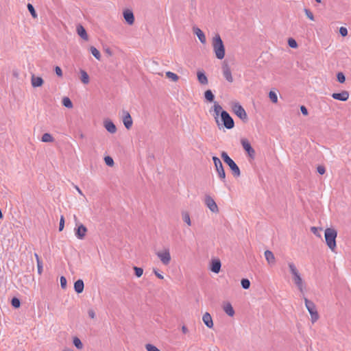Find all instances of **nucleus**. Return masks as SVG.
Here are the masks:
<instances>
[{
  "label": "nucleus",
  "mask_w": 351,
  "mask_h": 351,
  "mask_svg": "<svg viewBox=\"0 0 351 351\" xmlns=\"http://www.w3.org/2000/svg\"><path fill=\"white\" fill-rule=\"evenodd\" d=\"M325 171H326V170H325L324 167H323V166H319V167H317V172H318L319 174L322 175V174H324V173H325Z\"/></svg>",
  "instance_id": "6e6d98bb"
},
{
  "label": "nucleus",
  "mask_w": 351,
  "mask_h": 351,
  "mask_svg": "<svg viewBox=\"0 0 351 351\" xmlns=\"http://www.w3.org/2000/svg\"><path fill=\"white\" fill-rule=\"evenodd\" d=\"M145 349L147 351H160L157 347L151 343L146 344Z\"/></svg>",
  "instance_id": "58836bf2"
},
{
  "label": "nucleus",
  "mask_w": 351,
  "mask_h": 351,
  "mask_svg": "<svg viewBox=\"0 0 351 351\" xmlns=\"http://www.w3.org/2000/svg\"><path fill=\"white\" fill-rule=\"evenodd\" d=\"M34 256H35V258H36V263H38V261H41L40 260V258H39L38 255L36 253H35V254H34Z\"/></svg>",
  "instance_id": "052dcab7"
},
{
  "label": "nucleus",
  "mask_w": 351,
  "mask_h": 351,
  "mask_svg": "<svg viewBox=\"0 0 351 351\" xmlns=\"http://www.w3.org/2000/svg\"><path fill=\"white\" fill-rule=\"evenodd\" d=\"M62 105L64 106H65L66 108H73V103L72 101H71V99L67 97H64L63 99H62Z\"/></svg>",
  "instance_id": "473e14b6"
},
{
  "label": "nucleus",
  "mask_w": 351,
  "mask_h": 351,
  "mask_svg": "<svg viewBox=\"0 0 351 351\" xmlns=\"http://www.w3.org/2000/svg\"><path fill=\"white\" fill-rule=\"evenodd\" d=\"M42 142L44 143H52L54 141V138L49 133H45L41 138Z\"/></svg>",
  "instance_id": "c756f323"
},
{
  "label": "nucleus",
  "mask_w": 351,
  "mask_h": 351,
  "mask_svg": "<svg viewBox=\"0 0 351 351\" xmlns=\"http://www.w3.org/2000/svg\"><path fill=\"white\" fill-rule=\"evenodd\" d=\"M213 110H214V117L216 119V122L217 123H219V121H218V117L219 115V114H221V111L222 110V107L217 102H215L214 104V106H213Z\"/></svg>",
  "instance_id": "bb28decb"
},
{
  "label": "nucleus",
  "mask_w": 351,
  "mask_h": 351,
  "mask_svg": "<svg viewBox=\"0 0 351 351\" xmlns=\"http://www.w3.org/2000/svg\"><path fill=\"white\" fill-rule=\"evenodd\" d=\"M123 18L126 23L132 25L134 23V16L132 10H125L123 12Z\"/></svg>",
  "instance_id": "2eb2a0df"
},
{
  "label": "nucleus",
  "mask_w": 351,
  "mask_h": 351,
  "mask_svg": "<svg viewBox=\"0 0 351 351\" xmlns=\"http://www.w3.org/2000/svg\"><path fill=\"white\" fill-rule=\"evenodd\" d=\"M300 110L302 112V113L304 114V115H307L308 114V110L306 109V108L304 106H302L300 107Z\"/></svg>",
  "instance_id": "4d7b16f0"
},
{
  "label": "nucleus",
  "mask_w": 351,
  "mask_h": 351,
  "mask_svg": "<svg viewBox=\"0 0 351 351\" xmlns=\"http://www.w3.org/2000/svg\"><path fill=\"white\" fill-rule=\"evenodd\" d=\"M104 126L110 134H114L117 132V128L112 121L106 119L104 121Z\"/></svg>",
  "instance_id": "a211bd4d"
},
{
  "label": "nucleus",
  "mask_w": 351,
  "mask_h": 351,
  "mask_svg": "<svg viewBox=\"0 0 351 351\" xmlns=\"http://www.w3.org/2000/svg\"><path fill=\"white\" fill-rule=\"evenodd\" d=\"M73 343L79 350H81L83 348V343H82L81 340L77 337H75L73 338Z\"/></svg>",
  "instance_id": "72a5a7b5"
},
{
  "label": "nucleus",
  "mask_w": 351,
  "mask_h": 351,
  "mask_svg": "<svg viewBox=\"0 0 351 351\" xmlns=\"http://www.w3.org/2000/svg\"><path fill=\"white\" fill-rule=\"evenodd\" d=\"M106 52L108 54H109L110 56H111V55H112V52H111L110 49H107L106 50Z\"/></svg>",
  "instance_id": "680f3d73"
},
{
  "label": "nucleus",
  "mask_w": 351,
  "mask_h": 351,
  "mask_svg": "<svg viewBox=\"0 0 351 351\" xmlns=\"http://www.w3.org/2000/svg\"><path fill=\"white\" fill-rule=\"evenodd\" d=\"M87 232V228L82 224L78 225L75 228V234L79 239H83Z\"/></svg>",
  "instance_id": "f8f14e48"
},
{
  "label": "nucleus",
  "mask_w": 351,
  "mask_h": 351,
  "mask_svg": "<svg viewBox=\"0 0 351 351\" xmlns=\"http://www.w3.org/2000/svg\"><path fill=\"white\" fill-rule=\"evenodd\" d=\"M302 298L304 301L305 306L308 310L311 315V321L313 324L316 322L319 319V314L317 311L315 304L311 300H309L305 295H302Z\"/></svg>",
  "instance_id": "20e7f679"
},
{
  "label": "nucleus",
  "mask_w": 351,
  "mask_h": 351,
  "mask_svg": "<svg viewBox=\"0 0 351 351\" xmlns=\"http://www.w3.org/2000/svg\"><path fill=\"white\" fill-rule=\"evenodd\" d=\"M223 75L225 79L230 83L233 82V77L232 75L231 70L227 64H224L222 66Z\"/></svg>",
  "instance_id": "4468645a"
},
{
  "label": "nucleus",
  "mask_w": 351,
  "mask_h": 351,
  "mask_svg": "<svg viewBox=\"0 0 351 351\" xmlns=\"http://www.w3.org/2000/svg\"><path fill=\"white\" fill-rule=\"evenodd\" d=\"M166 76L173 82H177L179 80L178 75L171 71H167Z\"/></svg>",
  "instance_id": "7c9ffc66"
},
{
  "label": "nucleus",
  "mask_w": 351,
  "mask_h": 351,
  "mask_svg": "<svg viewBox=\"0 0 351 351\" xmlns=\"http://www.w3.org/2000/svg\"><path fill=\"white\" fill-rule=\"evenodd\" d=\"M55 72L58 77L62 76V71L60 66H57L55 67Z\"/></svg>",
  "instance_id": "3c124183"
},
{
  "label": "nucleus",
  "mask_w": 351,
  "mask_h": 351,
  "mask_svg": "<svg viewBox=\"0 0 351 351\" xmlns=\"http://www.w3.org/2000/svg\"><path fill=\"white\" fill-rule=\"evenodd\" d=\"M339 33L342 36H346L348 35V29L346 27H341L339 28Z\"/></svg>",
  "instance_id": "8fccbe9b"
},
{
  "label": "nucleus",
  "mask_w": 351,
  "mask_h": 351,
  "mask_svg": "<svg viewBox=\"0 0 351 351\" xmlns=\"http://www.w3.org/2000/svg\"><path fill=\"white\" fill-rule=\"evenodd\" d=\"M221 156L224 162L226 163L231 169L233 176L237 178L241 176V171L235 162L225 152L221 153Z\"/></svg>",
  "instance_id": "39448f33"
},
{
  "label": "nucleus",
  "mask_w": 351,
  "mask_h": 351,
  "mask_svg": "<svg viewBox=\"0 0 351 351\" xmlns=\"http://www.w3.org/2000/svg\"><path fill=\"white\" fill-rule=\"evenodd\" d=\"M104 161L106 164L109 167H112L114 165V160L112 157L110 156H106L104 158Z\"/></svg>",
  "instance_id": "a19ab883"
},
{
  "label": "nucleus",
  "mask_w": 351,
  "mask_h": 351,
  "mask_svg": "<svg viewBox=\"0 0 351 351\" xmlns=\"http://www.w3.org/2000/svg\"><path fill=\"white\" fill-rule=\"evenodd\" d=\"M75 189L77 190V191L79 193V194L84 196V194H83L82 190L77 186H75Z\"/></svg>",
  "instance_id": "bf43d9fd"
},
{
  "label": "nucleus",
  "mask_w": 351,
  "mask_h": 351,
  "mask_svg": "<svg viewBox=\"0 0 351 351\" xmlns=\"http://www.w3.org/2000/svg\"><path fill=\"white\" fill-rule=\"evenodd\" d=\"M123 123L127 129H130L132 125V119L128 111H123Z\"/></svg>",
  "instance_id": "dca6fc26"
},
{
  "label": "nucleus",
  "mask_w": 351,
  "mask_h": 351,
  "mask_svg": "<svg viewBox=\"0 0 351 351\" xmlns=\"http://www.w3.org/2000/svg\"><path fill=\"white\" fill-rule=\"evenodd\" d=\"M193 32L202 44H205L206 43V36L199 27L194 26L193 27Z\"/></svg>",
  "instance_id": "6ab92c4d"
},
{
  "label": "nucleus",
  "mask_w": 351,
  "mask_h": 351,
  "mask_svg": "<svg viewBox=\"0 0 351 351\" xmlns=\"http://www.w3.org/2000/svg\"><path fill=\"white\" fill-rule=\"evenodd\" d=\"M269 97L273 103L276 104L278 102V95L276 92L271 90L269 93Z\"/></svg>",
  "instance_id": "e433bc0d"
},
{
  "label": "nucleus",
  "mask_w": 351,
  "mask_h": 351,
  "mask_svg": "<svg viewBox=\"0 0 351 351\" xmlns=\"http://www.w3.org/2000/svg\"><path fill=\"white\" fill-rule=\"evenodd\" d=\"M202 320L204 324L209 328H212L213 327V322L210 314L208 312L205 313L203 315Z\"/></svg>",
  "instance_id": "4be33fe9"
},
{
  "label": "nucleus",
  "mask_w": 351,
  "mask_h": 351,
  "mask_svg": "<svg viewBox=\"0 0 351 351\" xmlns=\"http://www.w3.org/2000/svg\"><path fill=\"white\" fill-rule=\"evenodd\" d=\"M134 270L136 277L140 278L143 274V269L141 267H134Z\"/></svg>",
  "instance_id": "ea45409f"
},
{
  "label": "nucleus",
  "mask_w": 351,
  "mask_h": 351,
  "mask_svg": "<svg viewBox=\"0 0 351 351\" xmlns=\"http://www.w3.org/2000/svg\"><path fill=\"white\" fill-rule=\"evenodd\" d=\"M332 97L335 99L345 101L349 98V93L346 90H343L338 93H332Z\"/></svg>",
  "instance_id": "f3484780"
},
{
  "label": "nucleus",
  "mask_w": 351,
  "mask_h": 351,
  "mask_svg": "<svg viewBox=\"0 0 351 351\" xmlns=\"http://www.w3.org/2000/svg\"><path fill=\"white\" fill-rule=\"evenodd\" d=\"M212 47L217 58L222 60L225 56V47L219 34L213 38Z\"/></svg>",
  "instance_id": "f03ea898"
},
{
  "label": "nucleus",
  "mask_w": 351,
  "mask_h": 351,
  "mask_svg": "<svg viewBox=\"0 0 351 351\" xmlns=\"http://www.w3.org/2000/svg\"><path fill=\"white\" fill-rule=\"evenodd\" d=\"M90 51L97 60H99L101 59L100 52L95 47H90Z\"/></svg>",
  "instance_id": "2f4dec72"
},
{
  "label": "nucleus",
  "mask_w": 351,
  "mask_h": 351,
  "mask_svg": "<svg viewBox=\"0 0 351 351\" xmlns=\"http://www.w3.org/2000/svg\"><path fill=\"white\" fill-rule=\"evenodd\" d=\"M241 143L243 146V148L244 149V150L247 152V154H248V156L251 158V159H254V156H255V151L254 149L252 147L250 142L248 141V140H247L246 138H243L241 139Z\"/></svg>",
  "instance_id": "9b49d317"
},
{
  "label": "nucleus",
  "mask_w": 351,
  "mask_h": 351,
  "mask_svg": "<svg viewBox=\"0 0 351 351\" xmlns=\"http://www.w3.org/2000/svg\"><path fill=\"white\" fill-rule=\"evenodd\" d=\"M197 77L198 82L202 85H207L208 83V77H206L205 73L203 71H198L197 72Z\"/></svg>",
  "instance_id": "b1692460"
},
{
  "label": "nucleus",
  "mask_w": 351,
  "mask_h": 351,
  "mask_svg": "<svg viewBox=\"0 0 351 351\" xmlns=\"http://www.w3.org/2000/svg\"><path fill=\"white\" fill-rule=\"evenodd\" d=\"M60 285L62 289H65L66 287V279L64 276H61L60 279Z\"/></svg>",
  "instance_id": "09e8293b"
},
{
  "label": "nucleus",
  "mask_w": 351,
  "mask_h": 351,
  "mask_svg": "<svg viewBox=\"0 0 351 351\" xmlns=\"http://www.w3.org/2000/svg\"><path fill=\"white\" fill-rule=\"evenodd\" d=\"M182 331L183 333L186 334L189 332L188 328L185 326H182Z\"/></svg>",
  "instance_id": "13d9d810"
},
{
  "label": "nucleus",
  "mask_w": 351,
  "mask_h": 351,
  "mask_svg": "<svg viewBox=\"0 0 351 351\" xmlns=\"http://www.w3.org/2000/svg\"><path fill=\"white\" fill-rule=\"evenodd\" d=\"M264 255H265V259L269 265H274L275 264L276 258L271 251H270V250L265 251Z\"/></svg>",
  "instance_id": "5701e85b"
},
{
  "label": "nucleus",
  "mask_w": 351,
  "mask_h": 351,
  "mask_svg": "<svg viewBox=\"0 0 351 351\" xmlns=\"http://www.w3.org/2000/svg\"><path fill=\"white\" fill-rule=\"evenodd\" d=\"M241 286L243 289H247L250 286V282L248 279L244 278L241 281Z\"/></svg>",
  "instance_id": "4c0bfd02"
},
{
  "label": "nucleus",
  "mask_w": 351,
  "mask_h": 351,
  "mask_svg": "<svg viewBox=\"0 0 351 351\" xmlns=\"http://www.w3.org/2000/svg\"><path fill=\"white\" fill-rule=\"evenodd\" d=\"M304 12H305V14L306 15V16L311 20V21H314L315 19H314V16H313V14L308 9H305L304 10Z\"/></svg>",
  "instance_id": "49530a36"
},
{
  "label": "nucleus",
  "mask_w": 351,
  "mask_h": 351,
  "mask_svg": "<svg viewBox=\"0 0 351 351\" xmlns=\"http://www.w3.org/2000/svg\"><path fill=\"white\" fill-rule=\"evenodd\" d=\"M64 351H71V350H64Z\"/></svg>",
  "instance_id": "69168bd1"
},
{
  "label": "nucleus",
  "mask_w": 351,
  "mask_h": 351,
  "mask_svg": "<svg viewBox=\"0 0 351 351\" xmlns=\"http://www.w3.org/2000/svg\"><path fill=\"white\" fill-rule=\"evenodd\" d=\"M153 272L154 273V274L159 278V279H163L164 278V276L158 272V271L156 269H153Z\"/></svg>",
  "instance_id": "5fc2aeb1"
},
{
  "label": "nucleus",
  "mask_w": 351,
  "mask_h": 351,
  "mask_svg": "<svg viewBox=\"0 0 351 351\" xmlns=\"http://www.w3.org/2000/svg\"><path fill=\"white\" fill-rule=\"evenodd\" d=\"M181 215H182V219L184 223H186V224L188 226H191L192 223H191L189 213L186 210H183V211H182Z\"/></svg>",
  "instance_id": "c85d7f7f"
},
{
  "label": "nucleus",
  "mask_w": 351,
  "mask_h": 351,
  "mask_svg": "<svg viewBox=\"0 0 351 351\" xmlns=\"http://www.w3.org/2000/svg\"><path fill=\"white\" fill-rule=\"evenodd\" d=\"M77 32L78 35L85 40H88V34L86 33V29L81 25L77 26Z\"/></svg>",
  "instance_id": "a878e982"
},
{
  "label": "nucleus",
  "mask_w": 351,
  "mask_h": 351,
  "mask_svg": "<svg viewBox=\"0 0 351 351\" xmlns=\"http://www.w3.org/2000/svg\"><path fill=\"white\" fill-rule=\"evenodd\" d=\"M213 160L215 167L216 171L218 174V177L220 180L225 183L226 182V173L220 159L217 156L213 157Z\"/></svg>",
  "instance_id": "0eeeda50"
},
{
  "label": "nucleus",
  "mask_w": 351,
  "mask_h": 351,
  "mask_svg": "<svg viewBox=\"0 0 351 351\" xmlns=\"http://www.w3.org/2000/svg\"><path fill=\"white\" fill-rule=\"evenodd\" d=\"M2 218H3V214H2L1 210H0V219H2Z\"/></svg>",
  "instance_id": "e2e57ef3"
},
{
  "label": "nucleus",
  "mask_w": 351,
  "mask_h": 351,
  "mask_svg": "<svg viewBox=\"0 0 351 351\" xmlns=\"http://www.w3.org/2000/svg\"><path fill=\"white\" fill-rule=\"evenodd\" d=\"M221 119L223 122V125L227 129H232L234 128V123L232 118L226 111H221Z\"/></svg>",
  "instance_id": "1a4fd4ad"
},
{
  "label": "nucleus",
  "mask_w": 351,
  "mask_h": 351,
  "mask_svg": "<svg viewBox=\"0 0 351 351\" xmlns=\"http://www.w3.org/2000/svg\"><path fill=\"white\" fill-rule=\"evenodd\" d=\"M44 81L41 77L36 76L32 74L31 76V84L34 88L40 87L43 86Z\"/></svg>",
  "instance_id": "aec40b11"
},
{
  "label": "nucleus",
  "mask_w": 351,
  "mask_h": 351,
  "mask_svg": "<svg viewBox=\"0 0 351 351\" xmlns=\"http://www.w3.org/2000/svg\"><path fill=\"white\" fill-rule=\"evenodd\" d=\"M288 45L291 48H296L298 47L297 42L293 38H289Z\"/></svg>",
  "instance_id": "79ce46f5"
},
{
  "label": "nucleus",
  "mask_w": 351,
  "mask_h": 351,
  "mask_svg": "<svg viewBox=\"0 0 351 351\" xmlns=\"http://www.w3.org/2000/svg\"><path fill=\"white\" fill-rule=\"evenodd\" d=\"M204 97L206 100L208 101H213L214 100L215 96L210 90H207L204 93Z\"/></svg>",
  "instance_id": "f704fd0d"
},
{
  "label": "nucleus",
  "mask_w": 351,
  "mask_h": 351,
  "mask_svg": "<svg viewBox=\"0 0 351 351\" xmlns=\"http://www.w3.org/2000/svg\"><path fill=\"white\" fill-rule=\"evenodd\" d=\"M315 1L317 2V3H321L322 0H315Z\"/></svg>",
  "instance_id": "0e129e2a"
},
{
  "label": "nucleus",
  "mask_w": 351,
  "mask_h": 351,
  "mask_svg": "<svg viewBox=\"0 0 351 351\" xmlns=\"http://www.w3.org/2000/svg\"><path fill=\"white\" fill-rule=\"evenodd\" d=\"M232 109L234 113L239 117L241 120L246 121L247 119V115L244 108L239 104L234 103L232 106Z\"/></svg>",
  "instance_id": "6e6552de"
},
{
  "label": "nucleus",
  "mask_w": 351,
  "mask_h": 351,
  "mask_svg": "<svg viewBox=\"0 0 351 351\" xmlns=\"http://www.w3.org/2000/svg\"><path fill=\"white\" fill-rule=\"evenodd\" d=\"M337 236V232L334 228H326L324 232V237L326 245L331 250L332 252H335L337 247L336 238Z\"/></svg>",
  "instance_id": "7ed1b4c3"
},
{
  "label": "nucleus",
  "mask_w": 351,
  "mask_h": 351,
  "mask_svg": "<svg viewBox=\"0 0 351 351\" xmlns=\"http://www.w3.org/2000/svg\"><path fill=\"white\" fill-rule=\"evenodd\" d=\"M27 7V9H28L29 12H30L32 16L34 19H36L38 17V15H37L36 12L35 11L34 6L31 3H28Z\"/></svg>",
  "instance_id": "c9c22d12"
},
{
  "label": "nucleus",
  "mask_w": 351,
  "mask_h": 351,
  "mask_svg": "<svg viewBox=\"0 0 351 351\" xmlns=\"http://www.w3.org/2000/svg\"><path fill=\"white\" fill-rule=\"evenodd\" d=\"M88 315L91 319L95 318V313L93 309L90 308L88 311Z\"/></svg>",
  "instance_id": "864d4df0"
},
{
  "label": "nucleus",
  "mask_w": 351,
  "mask_h": 351,
  "mask_svg": "<svg viewBox=\"0 0 351 351\" xmlns=\"http://www.w3.org/2000/svg\"><path fill=\"white\" fill-rule=\"evenodd\" d=\"M223 310L230 317H233L235 312L234 310L229 302H223L222 305Z\"/></svg>",
  "instance_id": "412c9836"
},
{
  "label": "nucleus",
  "mask_w": 351,
  "mask_h": 351,
  "mask_svg": "<svg viewBox=\"0 0 351 351\" xmlns=\"http://www.w3.org/2000/svg\"><path fill=\"white\" fill-rule=\"evenodd\" d=\"M288 267L292 276L293 282L297 287L299 291L301 293L302 295H304V292L306 291V284L302 278L301 274L293 262H289Z\"/></svg>",
  "instance_id": "f257e3e1"
},
{
  "label": "nucleus",
  "mask_w": 351,
  "mask_h": 351,
  "mask_svg": "<svg viewBox=\"0 0 351 351\" xmlns=\"http://www.w3.org/2000/svg\"><path fill=\"white\" fill-rule=\"evenodd\" d=\"M311 230L314 234H315L316 236H317L319 237H321V235L319 233V231L322 230V228H319L317 227H311Z\"/></svg>",
  "instance_id": "a18cd8bd"
},
{
  "label": "nucleus",
  "mask_w": 351,
  "mask_h": 351,
  "mask_svg": "<svg viewBox=\"0 0 351 351\" xmlns=\"http://www.w3.org/2000/svg\"><path fill=\"white\" fill-rule=\"evenodd\" d=\"M221 263L219 258H213L210 261V269L215 274H218L220 271Z\"/></svg>",
  "instance_id": "ddd939ff"
},
{
  "label": "nucleus",
  "mask_w": 351,
  "mask_h": 351,
  "mask_svg": "<svg viewBox=\"0 0 351 351\" xmlns=\"http://www.w3.org/2000/svg\"><path fill=\"white\" fill-rule=\"evenodd\" d=\"M337 80L340 82V83H343L346 80V77H345V75L343 73L341 72H339L337 73Z\"/></svg>",
  "instance_id": "c03bdc74"
},
{
  "label": "nucleus",
  "mask_w": 351,
  "mask_h": 351,
  "mask_svg": "<svg viewBox=\"0 0 351 351\" xmlns=\"http://www.w3.org/2000/svg\"><path fill=\"white\" fill-rule=\"evenodd\" d=\"M84 282L82 280H80V279L77 280L74 283V289H75V292L77 293H81L84 291Z\"/></svg>",
  "instance_id": "cd10ccee"
},
{
  "label": "nucleus",
  "mask_w": 351,
  "mask_h": 351,
  "mask_svg": "<svg viewBox=\"0 0 351 351\" xmlns=\"http://www.w3.org/2000/svg\"><path fill=\"white\" fill-rule=\"evenodd\" d=\"M37 268H38V273L39 274H41L42 272H43V263H42V261H38V263H37Z\"/></svg>",
  "instance_id": "603ef678"
},
{
  "label": "nucleus",
  "mask_w": 351,
  "mask_h": 351,
  "mask_svg": "<svg viewBox=\"0 0 351 351\" xmlns=\"http://www.w3.org/2000/svg\"><path fill=\"white\" fill-rule=\"evenodd\" d=\"M204 203L208 208L214 213H217L219 212V208L213 197L210 195H207L204 197Z\"/></svg>",
  "instance_id": "9d476101"
},
{
  "label": "nucleus",
  "mask_w": 351,
  "mask_h": 351,
  "mask_svg": "<svg viewBox=\"0 0 351 351\" xmlns=\"http://www.w3.org/2000/svg\"><path fill=\"white\" fill-rule=\"evenodd\" d=\"M64 217L63 215H62L60 219L59 230L62 231L64 229Z\"/></svg>",
  "instance_id": "de8ad7c7"
},
{
  "label": "nucleus",
  "mask_w": 351,
  "mask_h": 351,
  "mask_svg": "<svg viewBox=\"0 0 351 351\" xmlns=\"http://www.w3.org/2000/svg\"><path fill=\"white\" fill-rule=\"evenodd\" d=\"M11 304L14 308H19L21 305L20 300L16 298H12Z\"/></svg>",
  "instance_id": "37998d69"
},
{
  "label": "nucleus",
  "mask_w": 351,
  "mask_h": 351,
  "mask_svg": "<svg viewBox=\"0 0 351 351\" xmlns=\"http://www.w3.org/2000/svg\"><path fill=\"white\" fill-rule=\"evenodd\" d=\"M156 255L159 258L160 262L165 266L169 265L171 261L170 250L168 247H165L156 252Z\"/></svg>",
  "instance_id": "423d86ee"
},
{
  "label": "nucleus",
  "mask_w": 351,
  "mask_h": 351,
  "mask_svg": "<svg viewBox=\"0 0 351 351\" xmlns=\"http://www.w3.org/2000/svg\"><path fill=\"white\" fill-rule=\"evenodd\" d=\"M80 80L84 84H88L90 82V77L87 72L83 69L80 70Z\"/></svg>",
  "instance_id": "393cba45"
}]
</instances>
